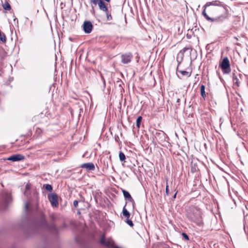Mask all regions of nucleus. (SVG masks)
I'll return each instance as SVG.
<instances>
[{
  "label": "nucleus",
  "instance_id": "nucleus-1",
  "mask_svg": "<svg viewBox=\"0 0 248 248\" xmlns=\"http://www.w3.org/2000/svg\"><path fill=\"white\" fill-rule=\"evenodd\" d=\"M202 15L210 22L222 23L231 16L230 7L219 0L207 2L203 6Z\"/></svg>",
  "mask_w": 248,
  "mask_h": 248
},
{
  "label": "nucleus",
  "instance_id": "nucleus-2",
  "mask_svg": "<svg viewBox=\"0 0 248 248\" xmlns=\"http://www.w3.org/2000/svg\"><path fill=\"white\" fill-rule=\"evenodd\" d=\"M186 216L189 219L195 222L198 225L201 226L202 224L201 211L197 206L191 205L187 207Z\"/></svg>",
  "mask_w": 248,
  "mask_h": 248
},
{
  "label": "nucleus",
  "instance_id": "nucleus-3",
  "mask_svg": "<svg viewBox=\"0 0 248 248\" xmlns=\"http://www.w3.org/2000/svg\"><path fill=\"white\" fill-rule=\"evenodd\" d=\"M221 68L224 74H229L231 72L230 62L227 57L224 58L221 64Z\"/></svg>",
  "mask_w": 248,
  "mask_h": 248
},
{
  "label": "nucleus",
  "instance_id": "nucleus-4",
  "mask_svg": "<svg viewBox=\"0 0 248 248\" xmlns=\"http://www.w3.org/2000/svg\"><path fill=\"white\" fill-rule=\"evenodd\" d=\"M47 198L52 207H56L58 206V196L56 194L54 193L49 194Z\"/></svg>",
  "mask_w": 248,
  "mask_h": 248
},
{
  "label": "nucleus",
  "instance_id": "nucleus-5",
  "mask_svg": "<svg viewBox=\"0 0 248 248\" xmlns=\"http://www.w3.org/2000/svg\"><path fill=\"white\" fill-rule=\"evenodd\" d=\"M100 243L108 248H112L114 246V242L111 239H105L104 236H102L100 240Z\"/></svg>",
  "mask_w": 248,
  "mask_h": 248
},
{
  "label": "nucleus",
  "instance_id": "nucleus-6",
  "mask_svg": "<svg viewBox=\"0 0 248 248\" xmlns=\"http://www.w3.org/2000/svg\"><path fill=\"white\" fill-rule=\"evenodd\" d=\"M82 27L84 31L88 34L91 32L93 28V24L90 21H84Z\"/></svg>",
  "mask_w": 248,
  "mask_h": 248
},
{
  "label": "nucleus",
  "instance_id": "nucleus-7",
  "mask_svg": "<svg viewBox=\"0 0 248 248\" xmlns=\"http://www.w3.org/2000/svg\"><path fill=\"white\" fill-rule=\"evenodd\" d=\"M121 62L124 64H127L129 63L133 58V55L131 53H128L124 54H122L121 56Z\"/></svg>",
  "mask_w": 248,
  "mask_h": 248
},
{
  "label": "nucleus",
  "instance_id": "nucleus-8",
  "mask_svg": "<svg viewBox=\"0 0 248 248\" xmlns=\"http://www.w3.org/2000/svg\"><path fill=\"white\" fill-rule=\"evenodd\" d=\"M25 156L20 154H16L13 155L7 158V160L11 161L13 162H16L22 160L24 159Z\"/></svg>",
  "mask_w": 248,
  "mask_h": 248
},
{
  "label": "nucleus",
  "instance_id": "nucleus-9",
  "mask_svg": "<svg viewBox=\"0 0 248 248\" xmlns=\"http://www.w3.org/2000/svg\"><path fill=\"white\" fill-rule=\"evenodd\" d=\"M122 192L125 200L128 202H131L132 203L133 206H134L135 203L132 197H131L130 193L124 189L122 190Z\"/></svg>",
  "mask_w": 248,
  "mask_h": 248
},
{
  "label": "nucleus",
  "instance_id": "nucleus-10",
  "mask_svg": "<svg viewBox=\"0 0 248 248\" xmlns=\"http://www.w3.org/2000/svg\"><path fill=\"white\" fill-rule=\"evenodd\" d=\"M81 167L85 168L88 170H93L95 169V167L93 163H86L81 164Z\"/></svg>",
  "mask_w": 248,
  "mask_h": 248
},
{
  "label": "nucleus",
  "instance_id": "nucleus-11",
  "mask_svg": "<svg viewBox=\"0 0 248 248\" xmlns=\"http://www.w3.org/2000/svg\"><path fill=\"white\" fill-rule=\"evenodd\" d=\"M98 5L100 10L104 12H108V9L103 0L100 1Z\"/></svg>",
  "mask_w": 248,
  "mask_h": 248
},
{
  "label": "nucleus",
  "instance_id": "nucleus-12",
  "mask_svg": "<svg viewBox=\"0 0 248 248\" xmlns=\"http://www.w3.org/2000/svg\"><path fill=\"white\" fill-rule=\"evenodd\" d=\"M177 71L180 73L182 76L186 77L187 78L190 77L191 74V72H189L188 71L183 70H178V69H177Z\"/></svg>",
  "mask_w": 248,
  "mask_h": 248
},
{
  "label": "nucleus",
  "instance_id": "nucleus-13",
  "mask_svg": "<svg viewBox=\"0 0 248 248\" xmlns=\"http://www.w3.org/2000/svg\"><path fill=\"white\" fill-rule=\"evenodd\" d=\"M42 227L45 229H49V225L47 223L45 218H43L41 222Z\"/></svg>",
  "mask_w": 248,
  "mask_h": 248
},
{
  "label": "nucleus",
  "instance_id": "nucleus-14",
  "mask_svg": "<svg viewBox=\"0 0 248 248\" xmlns=\"http://www.w3.org/2000/svg\"><path fill=\"white\" fill-rule=\"evenodd\" d=\"M123 216H124L127 219H128L130 217V213L125 208V205L123 209Z\"/></svg>",
  "mask_w": 248,
  "mask_h": 248
},
{
  "label": "nucleus",
  "instance_id": "nucleus-15",
  "mask_svg": "<svg viewBox=\"0 0 248 248\" xmlns=\"http://www.w3.org/2000/svg\"><path fill=\"white\" fill-rule=\"evenodd\" d=\"M201 96L204 98L206 96L205 92V86L202 85L201 86Z\"/></svg>",
  "mask_w": 248,
  "mask_h": 248
},
{
  "label": "nucleus",
  "instance_id": "nucleus-16",
  "mask_svg": "<svg viewBox=\"0 0 248 248\" xmlns=\"http://www.w3.org/2000/svg\"><path fill=\"white\" fill-rule=\"evenodd\" d=\"M141 120H142V117H141V116H139V117H138L137 119V121H136V125H137V126L138 128H140V127Z\"/></svg>",
  "mask_w": 248,
  "mask_h": 248
},
{
  "label": "nucleus",
  "instance_id": "nucleus-17",
  "mask_svg": "<svg viewBox=\"0 0 248 248\" xmlns=\"http://www.w3.org/2000/svg\"><path fill=\"white\" fill-rule=\"evenodd\" d=\"M119 156L120 160L121 161H124L125 159V155L122 152H120L119 153Z\"/></svg>",
  "mask_w": 248,
  "mask_h": 248
},
{
  "label": "nucleus",
  "instance_id": "nucleus-18",
  "mask_svg": "<svg viewBox=\"0 0 248 248\" xmlns=\"http://www.w3.org/2000/svg\"><path fill=\"white\" fill-rule=\"evenodd\" d=\"M44 187L47 191H51L52 190V186L50 185H49V184L44 185Z\"/></svg>",
  "mask_w": 248,
  "mask_h": 248
},
{
  "label": "nucleus",
  "instance_id": "nucleus-19",
  "mask_svg": "<svg viewBox=\"0 0 248 248\" xmlns=\"http://www.w3.org/2000/svg\"><path fill=\"white\" fill-rule=\"evenodd\" d=\"M5 200L6 203H9L11 200V196L8 193H5Z\"/></svg>",
  "mask_w": 248,
  "mask_h": 248
},
{
  "label": "nucleus",
  "instance_id": "nucleus-20",
  "mask_svg": "<svg viewBox=\"0 0 248 248\" xmlns=\"http://www.w3.org/2000/svg\"><path fill=\"white\" fill-rule=\"evenodd\" d=\"M190 49L191 50V49L189 47H184L183 49H182L180 52H179V54H182V55H184V53L186 51V50H189Z\"/></svg>",
  "mask_w": 248,
  "mask_h": 248
},
{
  "label": "nucleus",
  "instance_id": "nucleus-21",
  "mask_svg": "<svg viewBox=\"0 0 248 248\" xmlns=\"http://www.w3.org/2000/svg\"><path fill=\"white\" fill-rule=\"evenodd\" d=\"M233 82L234 83H235L237 85V86H239L238 79L237 78V77L235 76H234L233 77Z\"/></svg>",
  "mask_w": 248,
  "mask_h": 248
},
{
  "label": "nucleus",
  "instance_id": "nucleus-22",
  "mask_svg": "<svg viewBox=\"0 0 248 248\" xmlns=\"http://www.w3.org/2000/svg\"><path fill=\"white\" fill-rule=\"evenodd\" d=\"M106 13V15L107 16V18L108 20H112V18L111 16L110 13H109L108 10V12H105Z\"/></svg>",
  "mask_w": 248,
  "mask_h": 248
},
{
  "label": "nucleus",
  "instance_id": "nucleus-23",
  "mask_svg": "<svg viewBox=\"0 0 248 248\" xmlns=\"http://www.w3.org/2000/svg\"><path fill=\"white\" fill-rule=\"evenodd\" d=\"M3 8L6 10H9L11 9V6L9 3L7 2L3 5Z\"/></svg>",
  "mask_w": 248,
  "mask_h": 248
},
{
  "label": "nucleus",
  "instance_id": "nucleus-24",
  "mask_svg": "<svg viewBox=\"0 0 248 248\" xmlns=\"http://www.w3.org/2000/svg\"><path fill=\"white\" fill-rule=\"evenodd\" d=\"M102 0H91V2L93 4L96 5L97 4H98L100 1H101Z\"/></svg>",
  "mask_w": 248,
  "mask_h": 248
},
{
  "label": "nucleus",
  "instance_id": "nucleus-25",
  "mask_svg": "<svg viewBox=\"0 0 248 248\" xmlns=\"http://www.w3.org/2000/svg\"><path fill=\"white\" fill-rule=\"evenodd\" d=\"M126 222L130 226V227H133L134 226V224L133 223V222L130 220V219H127V220L126 221Z\"/></svg>",
  "mask_w": 248,
  "mask_h": 248
},
{
  "label": "nucleus",
  "instance_id": "nucleus-26",
  "mask_svg": "<svg viewBox=\"0 0 248 248\" xmlns=\"http://www.w3.org/2000/svg\"><path fill=\"white\" fill-rule=\"evenodd\" d=\"M166 194L167 195H169V186L168 183L167 182L166 189H165Z\"/></svg>",
  "mask_w": 248,
  "mask_h": 248
},
{
  "label": "nucleus",
  "instance_id": "nucleus-27",
  "mask_svg": "<svg viewBox=\"0 0 248 248\" xmlns=\"http://www.w3.org/2000/svg\"><path fill=\"white\" fill-rule=\"evenodd\" d=\"M182 235L185 238V239H186L187 240H189V237H188V235L186 233L183 232L182 233Z\"/></svg>",
  "mask_w": 248,
  "mask_h": 248
},
{
  "label": "nucleus",
  "instance_id": "nucleus-28",
  "mask_svg": "<svg viewBox=\"0 0 248 248\" xmlns=\"http://www.w3.org/2000/svg\"><path fill=\"white\" fill-rule=\"evenodd\" d=\"M78 201H77V200L74 201L73 202L74 206L75 207H77V206H78Z\"/></svg>",
  "mask_w": 248,
  "mask_h": 248
},
{
  "label": "nucleus",
  "instance_id": "nucleus-29",
  "mask_svg": "<svg viewBox=\"0 0 248 248\" xmlns=\"http://www.w3.org/2000/svg\"><path fill=\"white\" fill-rule=\"evenodd\" d=\"M28 208H29V203L27 202V203H26V204L25 205V211L26 212L28 211Z\"/></svg>",
  "mask_w": 248,
  "mask_h": 248
},
{
  "label": "nucleus",
  "instance_id": "nucleus-30",
  "mask_svg": "<svg viewBox=\"0 0 248 248\" xmlns=\"http://www.w3.org/2000/svg\"><path fill=\"white\" fill-rule=\"evenodd\" d=\"M30 186H29L28 184L26 185V188L27 189H30Z\"/></svg>",
  "mask_w": 248,
  "mask_h": 248
},
{
  "label": "nucleus",
  "instance_id": "nucleus-31",
  "mask_svg": "<svg viewBox=\"0 0 248 248\" xmlns=\"http://www.w3.org/2000/svg\"><path fill=\"white\" fill-rule=\"evenodd\" d=\"M14 22L15 23L16 22H17V23H18V20L16 18H15L14 19Z\"/></svg>",
  "mask_w": 248,
  "mask_h": 248
},
{
  "label": "nucleus",
  "instance_id": "nucleus-32",
  "mask_svg": "<svg viewBox=\"0 0 248 248\" xmlns=\"http://www.w3.org/2000/svg\"><path fill=\"white\" fill-rule=\"evenodd\" d=\"M176 194H177V192H176V193H175V194L174 195V196H173V198L174 199L176 198Z\"/></svg>",
  "mask_w": 248,
  "mask_h": 248
},
{
  "label": "nucleus",
  "instance_id": "nucleus-33",
  "mask_svg": "<svg viewBox=\"0 0 248 248\" xmlns=\"http://www.w3.org/2000/svg\"><path fill=\"white\" fill-rule=\"evenodd\" d=\"M105 1H106V2H109L110 0H104Z\"/></svg>",
  "mask_w": 248,
  "mask_h": 248
},
{
  "label": "nucleus",
  "instance_id": "nucleus-34",
  "mask_svg": "<svg viewBox=\"0 0 248 248\" xmlns=\"http://www.w3.org/2000/svg\"><path fill=\"white\" fill-rule=\"evenodd\" d=\"M180 102V99H178L177 100V102Z\"/></svg>",
  "mask_w": 248,
  "mask_h": 248
}]
</instances>
